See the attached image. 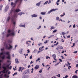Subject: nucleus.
Returning <instances> with one entry per match:
<instances>
[{
  "label": "nucleus",
  "mask_w": 78,
  "mask_h": 78,
  "mask_svg": "<svg viewBox=\"0 0 78 78\" xmlns=\"http://www.w3.org/2000/svg\"><path fill=\"white\" fill-rule=\"evenodd\" d=\"M6 54V55H7L8 56H7L6 58L8 59H11V56L9 54V52L7 51L6 52H2L0 53V55L1 56L2 55V56L1 57V58L2 59H5V55H4Z\"/></svg>",
  "instance_id": "f257e3e1"
},
{
  "label": "nucleus",
  "mask_w": 78,
  "mask_h": 78,
  "mask_svg": "<svg viewBox=\"0 0 78 78\" xmlns=\"http://www.w3.org/2000/svg\"><path fill=\"white\" fill-rule=\"evenodd\" d=\"M18 2H20V5L22 3V0H16L14 3L13 2H11V6L13 5V7H15Z\"/></svg>",
  "instance_id": "f03ea898"
},
{
  "label": "nucleus",
  "mask_w": 78,
  "mask_h": 78,
  "mask_svg": "<svg viewBox=\"0 0 78 78\" xmlns=\"http://www.w3.org/2000/svg\"><path fill=\"white\" fill-rule=\"evenodd\" d=\"M9 64H8L7 65H6V66H6V64H5V63L3 64V66L2 67V68L4 70H6V69H7V68H8V69H9V66L11 65V63H9Z\"/></svg>",
  "instance_id": "7ed1b4c3"
},
{
  "label": "nucleus",
  "mask_w": 78,
  "mask_h": 78,
  "mask_svg": "<svg viewBox=\"0 0 78 78\" xmlns=\"http://www.w3.org/2000/svg\"><path fill=\"white\" fill-rule=\"evenodd\" d=\"M17 17V15H15L14 16V18H13L12 20V22L13 23V24L14 25H16V19Z\"/></svg>",
  "instance_id": "20e7f679"
},
{
  "label": "nucleus",
  "mask_w": 78,
  "mask_h": 78,
  "mask_svg": "<svg viewBox=\"0 0 78 78\" xmlns=\"http://www.w3.org/2000/svg\"><path fill=\"white\" fill-rule=\"evenodd\" d=\"M9 47L8 46V44H6L5 45V48H6L7 50H11V49H12V48H13L12 46L10 44H9Z\"/></svg>",
  "instance_id": "39448f33"
},
{
  "label": "nucleus",
  "mask_w": 78,
  "mask_h": 78,
  "mask_svg": "<svg viewBox=\"0 0 78 78\" xmlns=\"http://www.w3.org/2000/svg\"><path fill=\"white\" fill-rule=\"evenodd\" d=\"M56 11V9H53L51 10L50 11H48L47 13L48 14H50L51 12H53V11Z\"/></svg>",
  "instance_id": "423d86ee"
},
{
  "label": "nucleus",
  "mask_w": 78,
  "mask_h": 78,
  "mask_svg": "<svg viewBox=\"0 0 78 78\" xmlns=\"http://www.w3.org/2000/svg\"><path fill=\"white\" fill-rule=\"evenodd\" d=\"M8 9H9V6L8 5L6 6L5 9V12H6L8 10Z\"/></svg>",
  "instance_id": "0eeeda50"
},
{
  "label": "nucleus",
  "mask_w": 78,
  "mask_h": 78,
  "mask_svg": "<svg viewBox=\"0 0 78 78\" xmlns=\"http://www.w3.org/2000/svg\"><path fill=\"white\" fill-rule=\"evenodd\" d=\"M30 72V69H27L26 70L24 71V73L25 74H26V75H27L28 73H29V72Z\"/></svg>",
  "instance_id": "6e6552de"
},
{
  "label": "nucleus",
  "mask_w": 78,
  "mask_h": 78,
  "mask_svg": "<svg viewBox=\"0 0 78 78\" xmlns=\"http://www.w3.org/2000/svg\"><path fill=\"white\" fill-rule=\"evenodd\" d=\"M52 57L55 61H57V59H56V54H54L52 55Z\"/></svg>",
  "instance_id": "1a4fd4ad"
},
{
  "label": "nucleus",
  "mask_w": 78,
  "mask_h": 78,
  "mask_svg": "<svg viewBox=\"0 0 78 78\" xmlns=\"http://www.w3.org/2000/svg\"><path fill=\"white\" fill-rule=\"evenodd\" d=\"M23 51V49L22 48L20 49L19 51V53L20 54H22V51Z\"/></svg>",
  "instance_id": "9d476101"
},
{
  "label": "nucleus",
  "mask_w": 78,
  "mask_h": 78,
  "mask_svg": "<svg viewBox=\"0 0 78 78\" xmlns=\"http://www.w3.org/2000/svg\"><path fill=\"white\" fill-rule=\"evenodd\" d=\"M19 27H24V28H25V24H24V25H22V23L20 24L19 25Z\"/></svg>",
  "instance_id": "9b49d317"
},
{
  "label": "nucleus",
  "mask_w": 78,
  "mask_h": 78,
  "mask_svg": "<svg viewBox=\"0 0 78 78\" xmlns=\"http://www.w3.org/2000/svg\"><path fill=\"white\" fill-rule=\"evenodd\" d=\"M10 19H11V17L9 16H8L6 20V21L8 22H9V20H10Z\"/></svg>",
  "instance_id": "f8f14e48"
},
{
  "label": "nucleus",
  "mask_w": 78,
  "mask_h": 78,
  "mask_svg": "<svg viewBox=\"0 0 78 78\" xmlns=\"http://www.w3.org/2000/svg\"><path fill=\"white\" fill-rule=\"evenodd\" d=\"M39 68V65H37L34 68V69H35V70H37V69H38Z\"/></svg>",
  "instance_id": "ddd939ff"
},
{
  "label": "nucleus",
  "mask_w": 78,
  "mask_h": 78,
  "mask_svg": "<svg viewBox=\"0 0 78 78\" xmlns=\"http://www.w3.org/2000/svg\"><path fill=\"white\" fill-rule=\"evenodd\" d=\"M42 2L40 1L38 3L36 4V6H40V5L41 4V3Z\"/></svg>",
  "instance_id": "4468645a"
},
{
  "label": "nucleus",
  "mask_w": 78,
  "mask_h": 78,
  "mask_svg": "<svg viewBox=\"0 0 78 78\" xmlns=\"http://www.w3.org/2000/svg\"><path fill=\"white\" fill-rule=\"evenodd\" d=\"M10 36H15V33H14V32H13L12 33H10Z\"/></svg>",
  "instance_id": "2eb2a0df"
},
{
  "label": "nucleus",
  "mask_w": 78,
  "mask_h": 78,
  "mask_svg": "<svg viewBox=\"0 0 78 78\" xmlns=\"http://www.w3.org/2000/svg\"><path fill=\"white\" fill-rule=\"evenodd\" d=\"M32 17H37V15H36L35 14H34L31 15Z\"/></svg>",
  "instance_id": "dca6fc26"
},
{
  "label": "nucleus",
  "mask_w": 78,
  "mask_h": 78,
  "mask_svg": "<svg viewBox=\"0 0 78 78\" xmlns=\"http://www.w3.org/2000/svg\"><path fill=\"white\" fill-rule=\"evenodd\" d=\"M58 48H59V49H62L63 48V47L61 46H58Z\"/></svg>",
  "instance_id": "f3484780"
},
{
  "label": "nucleus",
  "mask_w": 78,
  "mask_h": 78,
  "mask_svg": "<svg viewBox=\"0 0 78 78\" xmlns=\"http://www.w3.org/2000/svg\"><path fill=\"white\" fill-rule=\"evenodd\" d=\"M15 63H19L18 58H16L15 59Z\"/></svg>",
  "instance_id": "a211bd4d"
},
{
  "label": "nucleus",
  "mask_w": 78,
  "mask_h": 78,
  "mask_svg": "<svg viewBox=\"0 0 78 78\" xmlns=\"http://www.w3.org/2000/svg\"><path fill=\"white\" fill-rule=\"evenodd\" d=\"M20 9H16L15 10V12H20Z\"/></svg>",
  "instance_id": "6ab92c4d"
},
{
  "label": "nucleus",
  "mask_w": 78,
  "mask_h": 78,
  "mask_svg": "<svg viewBox=\"0 0 78 78\" xmlns=\"http://www.w3.org/2000/svg\"><path fill=\"white\" fill-rule=\"evenodd\" d=\"M9 76L7 75V74H5L4 75V77L5 78H9Z\"/></svg>",
  "instance_id": "aec40b11"
},
{
  "label": "nucleus",
  "mask_w": 78,
  "mask_h": 78,
  "mask_svg": "<svg viewBox=\"0 0 78 78\" xmlns=\"http://www.w3.org/2000/svg\"><path fill=\"white\" fill-rule=\"evenodd\" d=\"M2 72V73H5V71L3 70V71H0V74H1V73Z\"/></svg>",
  "instance_id": "412c9836"
},
{
  "label": "nucleus",
  "mask_w": 78,
  "mask_h": 78,
  "mask_svg": "<svg viewBox=\"0 0 78 78\" xmlns=\"http://www.w3.org/2000/svg\"><path fill=\"white\" fill-rule=\"evenodd\" d=\"M78 77L77 76H76V75H74L72 77V78H77Z\"/></svg>",
  "instance_id": "4be33fe9"
},
{
  "label": "nucleus",
  "mask_w": 78,
  "mask_h": 78,
  "mask_svg": "<svg viewBox=\"0 0 78 78\" xmlns=\"http://www.w3.org/2000/svg\"><path fill=\"white\" fill-rule=\"evenodd\" d=\"M53 37H54V35H51L50 37H48V39H50L51 37L52 38Z\"/></svg>",
  "instance_id": "5701e85b"
},
{
  "label": "nucleus",
  "mask_w": 78,
  "mask_h": 78,
  "mask_svg": "<svg viewBox=\"0 0 78 78\" xmlns=\"http://www.w3.org/2000/svg\"><path fill=\"white\" fill-rule=\"evenodd\" d=\"M2 7H3V5H0V11H2Z\"/></svg>",
  "instance_id": "b1692460"
},
{
  "label": "nucleus",
  "mask_w": 78,
  "mask_h": 78,
  "mask_svg": "<svg viewBox=\"0 0 78 78\" xmlns=\"http://www.w3.org/2000/svg\"><path fill=\"white\" fill-rule=\"evenodd\" d=\"M48 1H46L45 3H44V5H47V3H48Z\"/></svg>",
  "instance_id": "393cba45"
},
{
  "label": "nucleus",
  "mask_w": 78,
  "mask_h": 78,
  "mask_svg": "<svg viewBox=\"0 0 78 78\" xmlns=\"http://www.w3.org/2000/svg\"><path fill=\"white\" fill-rule=\"evenodd\" d=\"M11 36V35L10 34H7L6 37H9V36Z\"/></svg>",
  "instance_id": "a878e982"
},
{
  "label": "nucleus",
  "mask_w": 78,
  "mask_h": 78,
  "mask_svg": "<svg viewBox=\"0 0 78 78\" xmlns=\"http://www.w3.org/2000/svg\"><path fill=\"white\" fill-rule=\"evenodd\" d=\"M53 29H55V27L52 26L51 27L50 30H53Z\"/></svg>",
  "instance_id": "bb28decb"
},
{
  "label": "nucleus",
  "mask_w": 78,
  "mask_h": 78,
  "mask_svg": "<svg viewBox=\"0 0 78 78\" xmlns=\"http://www.w3.org/2000/svg\"><path fill=\"white\" fill-rule=\"evenodd\" d=\"M41 15H45V12H41Z\"/></svg>",
  "instance_id": "cd10ccee"
},
{
  "label": "nucleus",
  "mask_w": 78,
  "mask_h": 78,
  "mask_svg": "<svg viewBox=\"0 0 78 78\" xmlns=\"http://www.w3.org/2000/svg\"><path fill=\"white\" fill-rule=\"evenodd\" d=\"M8 42L9 43H10L12 42V40H8Z\"/></svg>",
  "instance_id": "c85d7f7f"
},
{
  "label": "nucleus",
  "mask_w": 78,
  "mask_h": 78,
  "mask_svg": "<svg viewBox=\"0 0 78 78\" xmlns=\"http://www.w3.org/2000/svg\"><path fill=\"white\" fill-rule=\"evenodd\" d=\"M18 15H19V16H22V12H20L18 14Z\"/></svg>",
  "instance_id": "c756f323"
},
{
  "label": "nucleus",
  "mask_w": 78,
  "mask_h": 78,
  "mask_svg": "<svg viewBox=\"0 0 78 78\" xmlns=\"http://www.w3.org/2000/svg\"><path fill=\"white\" fill-rule=\"evenodd\" d=\"M49 58V59H50V57L49 56H47L46 58V59H48V58Z\"/></svg>",
  "instance_id": "7c9ffc66"
},
{
  "label": "nucleus",
  "mask_w": 78,
  "mask_h": 78,
  "mask_svg": "<svg viewBox=\"0 0 78 78\" xmlns=\"http://www.w3.org/2000/svg\"><path fill=\"white\" fill-rule=\"evenodd\" d=\"M4 50H5V49H4V48H2L1 49V51H2L3 52V51H4Z\"/></svg>",
  "instance_id": "2f4dec72"
},
{
  "label": "nucleus",
  "mask_w": 78,
  "mask_h": 78,
  "mask_svg": "<svg viewBox=\"0 0 78 78\" xmlns=\"http://www.w3.org/2000/svg\"><path fill=\"white\" fill-rule=\"evenodd\" d=\"M22 69V67H20V68L18 70V71L19 72H20V70H21Z\"/></svg>",
  "instance_id": "473e14b6"
},
{
  "label": "nucleus",
  "mask_w": 78,
  "mask_h": 78,
  "mask_svg": "<svg viewBox=\"0 0 78 78\" xmlns=\"http://www.w3.org/2000/svg\"><path fill=\"white\" fill-rule=\"evenodd\" d=\"M37 51V50L36 49H35L34 50V51L33 52V53H36Z\"/></svg>",
  "instance_id": "72a5a7b5"
},
{
  "label": "nucleus",
  "mask_w": 78,
  "mask_h": 78,
  "mask_svg": "<svg viewBox=\"0 0 78 78\" xmlns=\"http://www.w3.org/2000/svg\"><path fill=\"white\" fill-rule=\"evenodd\" d=\"M17 75V72H16L15 73H14V74L12 75V76H14V75Z\"/></svg>",
  "instance_id": "f704fd0d"
},
{
  "label": "nucleus",
  "mask_w": 78,
  "mask_h": 78,
  "mask_svg": "<svg viewBox=\"0 0 78 78\" xmlns=\"http://www.w3.org/2000/svg\"><path fill=\"white\" fill-rule=\"evenodd\" d=\"M33 58V55H31L29 57V58L30 59H32V58Z\"/></svg>",
  "instance_id": "c9c22d12"
},
{
  "label": "nucleus",
  "mask_w": 78,
  "mask_h": 78,
  "mask_svg": "<svg viewBox=\"0 0 78 78\" xmlns=\"http://www.w3.org/2000/svg\"><path fill=\"white\" fill-rule=\"evenodd\" d=\"M41 28V26H40L38 28H37V30H39Z\"/></svg>",
  "instance_id": "e433bc0d"
},
{
  "label": "nucleus",
  "mask_w": 78,
  "mask_h": 78,
  "mask_svg": "<svg viewBox=\"0 0 78 78\" xmlns=\"http://www.w3.org/2000/svg\"><path fill=\"white\" fill-rule=\"evenodd\" d=\"M59 17H56V20H59Z\"/></svg>",
  "instance_id": "4c0bfd02"
},
{
  "label": "nucleus",
  "mask_w": 78,
  "mask_h": 78,
  "mask_svg": "<svg viewBox=\"0 0 78 78\" xmlns=\"http://www.w3.org/2000/svg\"><path fill=\"white\" fill-rule=\"evenodd\" d=\"M62 35H64V34H66V33H64V32H62Z\"/></svg>",
  "instance_id": "58836bf2"
},
{
  "label": "nucleus",
  "mask_w": 78,
  "mask_h": 78,
  "mask_svg": "<svg viewBox=\"0 0 78 78\" xmlns=\"http://www.w3.org/2000/svg\"><path fill=\"white\" fill-rule=\"evenodd\" d=\"M13 11V10H11V11H10V14H9L10 15L12 13V12Z\"/></svg>",
  "instance_id": "ea45409f"
},
{
  "label": "nucleus",
  "mask_w": 78,
  "mask_h": 78,
  "mask_svg": "<svg viewBox=\"0 0 78 78\" xmlns=\"http://www.w3.org/2000/svg\"><path fill=\"white\" fill-rule=\"evenodd\" d=\"M71 64V63H69L68 64H66V66H69Z\"/></svg>",
  "instance_id": "a19ab883"
},
{
  "label": "nucleus",
  "mask_w": 78,
  "mask_h": 78,
  "mask_svg": "<svg viewBox=\"0 0 78 78\" xmlns=\"http://www.w3.org/2000/svg\"><path fill=\"white\" fill-rule=\"evenodd\" d=\"M56 31H57V30H54L53 31V33H56Z\"/></svg>",
  "instance_id": "79ce46f5"
},
{
  "label": "nucleus",
  "mask_w": 78,
  "mask_h": 78,
  "mask_svg": "<svg viewBox=\"0 0 78 78\" xmlns=\"http://www.w3.org/2000/svg\"><path fill=\"white\" fill-rule=\"evenodd\" d=\"M8 32L9 33H10L11 32V30H8Z\"/></svg>",
  "instance_id": "37998d69"
},
{
  "label": "nucleus",
  "mask_w": 78,
  "mask_h": 78,
  "mask_svg": "<svg viewBox=\"0 0 78 78\" xmlns=\"http://www.w3.org/2000/svg\"><path fill=\"white\" fill-rule=\"evenodd\" d=\"M58 44H59V43L58 42H57L56 44H54V45H55H55H57Z\"/></svg>",
  "instance_id": "c03bdc74"
},
{
  "label": "nucleus",
  "mask_w": 78,
  "mask_h": 78,
  "mask_svg": "<svg viewBox=\"0 0 78 78\" xmlns=\"http://www.w3.org/2000/svg\"><path fill=\"white\" fill-rule=\"evenodd\" d=\"M42 69H40V70L39 71V73H42Z\"/></svg>",
  "instance_id": "a18cd8bd"
},
{
  "label": "nucleus",
  "mask_w": 78,
  "mask_h": 78,
  "mask_svg": "<svg viewBox=\"0 0 78 78\" xmlns=\"http://www.w3.org/2000/svg\"><path fill=\"white\" fill-rule=\"evenodd\" d=\"M48 42V41L47 40H46V41H44V44H47Z\"/></svg>",
  "instance_id": "49530a36"
},
{
  "label": "nucleus",
  "mask_w": 78,
  "mask_h": 78,
  "mask_svg": "<svg viewBox=\"0 0 78 78\" xmlns=\"http://www.w3.org/2000/svg\"><path fill=\"white\" fill-rule=\"evenodd\" d=\"M59 63H60V62H59L57 64H55V66H58V64H59Z\"/></svg>",
  "instance_id": "de8ad7c7"
},
{
  "label": "nucleus",
  "mask_w": 78,
  "mask_h": 78,
  "mask_svg": "<svg viewBox=\"0 0 78 78\" xmlns=\"http://www.w3.org/2000/svg\"><path fill=\"white\" fill-rule=\"evenodd\" d=\"M41 51H38L37 52V54L39 53H41Z\"/></svg>",
  "instance_id": "09e8293b"
},
{
  "label": "nucleus",
  "mask_w": 78,
  "mask_h": 78,
  "mask_svg": "<svg viewBox=\"0 0 78 78\" xmlns=\"http://www.w3.org/2000/svg\"><path fill=\"white\" fill-rule=\"evenodd\" d=\"M27 51H28L27 52V53H29L30 52V50L28 49L27 50Z\"/></svg>",
  "instance_id": "8fccbe9b"
},
{
  "label": "nucleus",
  "mask_w": 78,
  "mask_h": 78,
  "mask_svg": "<svg viewBox=\"0 0 78 78\" xmlns=\"http://www.w3.org/2000/svg\"><path fill=\"white\" fill-rule=\"evenodd\" d=\"M60 74H58V75H57V76H58V77H59V78H60Z\"/></svg>",
  "instance_id": "3c124183"
},
{
  "label": "nucleus",
  "mask_w": 78,
  "mask_h": 78,
  "mask_svg": "<svg viewBox=\"0 0 78 78\" xmlns=\"http://www.w3.org/2000/svg\"><path fill=\"white\" fill-rule=\"evenodd\" d=\"M11 68H12V66H10V67H9V69H10V70L11 69Z\"/></svg>",
  "instance_id": "603ef678"
},
{
  "label": "nucleus",
  "mask_w": 78,
  "mask_h": 78,
  "mask_svg": "<svg viewBox=\"0 0 78 78\" xmlns=\"http://www.w3.org/2000/svg\"><path fill=\"white\" fill-rule=\"evenodd\" d=\"M61 41L62 42H64V39H62Z\"/></svg>",
  "instance_id": "864d4df0"
},
{
  "label": "nucleus",
  "mask_w": 78,
  "mask_h": 78,
  "mask_svg": "<svg viewBox=\"0 0 78 78\" xmlns=\"http://www.w3.org/2000/svg\"><path fill=\"white\" fill-rule=\"evenodd\" d=\"M17 47V45H15V49H16V47Z\"/></svg>",
  "instance_id": "5fc2aeb1"
},
{
  "label": "nucleus",
  "mask_w": 78,
  "mask_h": 78,
  "mask_svg": "<svg viewBox=\"0 0 78 78\" xmlns=\"http://www.w3.org/2000/svg\"><path fill=\"white\" fill-rule=\"evenodd\" d=\"M51 3V1H50V0H49L48 4H50V3Z\"/></svg>",
  "instance_id": "6e6d98bb"
},
{
  "label": "nucleus",
  "mask_w": 78,
  "mask_h": 78,
  "mask_svg": "<svg viewBox=\"0 0 78 78\" xmlns=\"http://www.w3.org/2000/svg\"><path fill=\"white\" fill-rule=\"evenodd\" d=\"M38 45H39V46H41V45H42V43H41L39 44H38Z\"/></svg>",
  "instance_id": "4d7b16f0"
},
{
  "label": "nucleus",
  "mask_w": 78,
  "mask_h": 78,
  "mask_svg": "<svg viewBox=\"0 0 78 78\" xmlns=\"http://www.w3.org/2000/svg\"><path fill=\"white\" fill-rule=\"evenodd\" d=\"M59 61H60V62H62V59H59Z\"/></svg>",
  "instance_id": "13d9d810"
},
{
  "label": "nucleus",
  "mask_w": 78,
  "mask_h": 78,
  "mask_svg": "<svg viewBox=\"0 0 78 78\" xmlns=\"http://www.w3.org/2000/svg\"><path fill=\"white\" fill-rule=\"evenodd\" d=\"M61 57L62 58V59H64V56L61 55Z\"/></svg>",
  "instance_id": "bf43d9fd"
},
{
  "label": "nucleus",
  "mask_w": 78,
  "mask_h": 78,
  "mask_svg": "<svg viewBox=\"0 0 78 78\" xmlns=\"http://www.w3.org/2000/svg\"><path fill=\"white\" fill-rule=\"evenodd\" d=\"M25 69V68L24 67H23L22 69L21 70V71H23V69Z\"/></svg>",
  "instance_id": "052dcab7"
},
{
  "label": "nucleus",
  "mask_w": 78,
  "mask_h": 78,
  "mask_svg": "<svg viewBox=\"0 0 78 78\" xmlns=\"http://www.w3.org/2000/svg\"><path fill=\"white\" fill-rule=\"evenodd\" d=\"M5 71V73H7L8 72V70H4Z\"/></svg>",
  "instance_id": "680f3d73"
},
{
  "label": "nucleus",
  "mask_w": 78,
  "mask_h": 78,
  "mask_svg": "<svg viewBox=\"0 0 78 78\" xmlns=\"http://www.w3.org/2000/svg\"><path fill=\"white\" fill-rule=\"evenodd\" d=\"M73 28H75V24H74L73 26Z\"/></svg>",
  "instance_id": "e2e57ef3"
},
{
  "label": "nucleus",
  "mask_w": 78,
  "mask_h": 78,
  "mask_svg": "<svg viewBox=\"0 0 78 78\" xmlns=\"http://www.w3.org/2000/svg\"><path fill=\"white\" fill-rule=\"evenodd\" d=\"M28 44V46H30L31 45L30 44V43H29Z\"/></svg>",
  "instance_id": "0e129e2a"
},
{
  "label": "nucleus",
  "mask_w": 78,
  "mask_h": 78,
  "mask_svg": "<svg viewBox=\"0 0 78 78\" xmlns=\"http://www.w3.org/2000/svg\"><path fill=\"white\" fill-rule=\"evenodd\" d=\"M78 71V70H76L75 71V73H77V72Z\"/></svg>",
  "instance_id": "69168bd1"
},
{
  "label": "nucleus",
  "mask_w": 78,
  "mask_h": 78,
  "mask_svg": "<svg viewBox=\"0 0 78 78\" xmlns=\"http://www.w3.org/2000/svg\"><path fill=\"white\" fill-rule=\"evenodd\" d=\"M78 11V9H76L75 10V11Z\"/></svg>",
  "instance_id": "338daca9"
},
{
  "label": "nucleus",
  "mask_w": 78,
  "mask_h": 78,
  "mask_svg": "<svg viewBox=\"0 0 78 78\" xmlns=\"http://www.w3.org/2000/svg\"><path fill=\"white\" fill-rule=\"evenodd\" d=\"M76 67H78V64H77L76 65Z\"/></svg>",
  "instance_id": "774afa93"
}]
</instances>
